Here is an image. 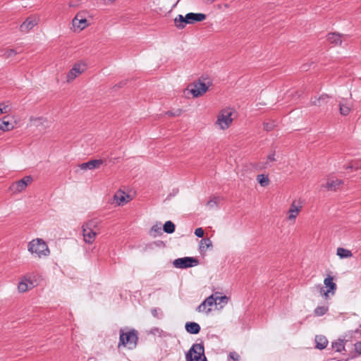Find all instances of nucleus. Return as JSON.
<instances>
[{"label": "nucleus", "instance_id": "obj_1", "mask_svg": "<svg viewBox=\"0 0 361 361\" xmlns=\"http://www.w3.org/2000/svg\"><path fill=\"white\" fill-rule=\"evenodd\" d=\"M126 329H121L119 330V341L118 343V348H120L121 346L127 347L130 350L135 349L138 343V332L135 329H131L125 331Z\"/></svg>", "mask_w": 361, "mask_h": 361}, {"label": "nucleus", "instance_id": "obj_2", "mask_svg": "<svg viewBox=\"0 0 361 361\" xmlns=\"http://www.w3.org/2000/svg\"><path fill=\"white\" fill-rule=\"evenodd\" d=\"M187 361H207L204 355V343H195L185 355Z\"/></svg>", "mask_w": 361, "mask_h": 361}, {"label": "nucleus", "instance_id": "obj_3", "mask_svg": "<svg viewBox=\"0 0 361 361\" xmlns=\"http://www.w3.org/2000/svg\"><path fill=\"white\" fill-rule=\"evenodd\" d=\"M28 250L35 253L39 257H47L49 255V249L46 243L41 238L33 240L28 244Z\"/></svg>", "mask_w": 361, "mask_h": 361}, {"label": "nucleus", "instance_id": "obj_4", "mask_svg": "<svg viewBox=\"0 0 361 361\" xmlns=\"http://www.w3.org/2000/svg\"><path fill=\"white\" fill-rule=\"evenodd\" d=\"M97 227V222L94 220H90L82 225V235L85 243L91 244L94 241L97 232L94 228Z\"/></svg>", "mask_w": 361, "mask_h": 361}, {"label": "nucleus", "instance_id": "obj_5", "mask_svg": "<svg viewBox=\"0 0 361 361\" xmlns=\"http://www.w3.org/2000/svg\"><path fill=\"white\" fill-rule=\"evenodd\" d=\"M211 82L207 85L203 82L202 78L198 80L194 81L188 86V90L190 92L194 97H199L203 95L207 90Z\"/></svg>", "mask_w": 361, "mask_h": 361}, {"label": "nucleus", "instance_id": "obj_6", "mask_svg": "<svg viewBox=\"0 0 361 361\" xmlns=\"http://www.w3.org/2000/svg\"><path fill=\"white\" fill-rule=\"evenodd\" d=\"M324 283L326 290H324V288L321 285H316V288L319 290V293L324 296L326 299L329 298V294L334 295L336 290L337 286L336 284L334 282V278L331 275H328L326 278H325L324 281Z\"/></svg>", "mask_w": 361, "mask_h": 361}, {"label": "nucleus", "instance_id": "obj_7", "mask_svg": "<svg viewBox=\"0 0 361 361\" xmlns=\"http://www.w3.org/2000/svg\"><path fill=\"white\" fill-rule=\"evenodd\" d=\"M199 264V260L192 257H185L176 259L173 262V265L178 269H187L193 267Z\"/></svg>", "mask_w": 361, "mask_h": 361}, {"label": "nucleus", "instance_id": "obj_8", "mask_svg": "<svg viewBox=\"0 0 361 361\" xmlns=\"http://www.w3.org/2000/svg\"><path fill=\"white\" fill-rule=\"evenodd\" d=\"M232 112L230 109H223L220 111L217 117L216 123L220 126L222 130L228 128L233 119L231 118Z\"/></svg>", "mask_w": 361, "mask_h": 361}, {"label": "nucleus", "instance_id": "obj_9", "mask_svg": "<svg viewBox=\"0 0 361 361\" xmlns=\"http://www.w3.org/2000/svg\"><path fill=\"white\" fill-rule=\"evenodd\" d=\"M32 181L30 176L23 177L22 179L13 183L9 188V190L14 193L20 192L24 190L27 185Z\"/></svg>", "mask_w": 361, "mask_h": 361}, {"label": "nucleus", "instance_id": "obj_10", "mask_svg": "<svg viewBox=\"0 0 361 361\" xmlns=\"http://www.w3.org/2000/svg\"><path fill=\"white\" fill-rule=\"evenodd\" d=\"M85 70V65L82 63H76L70 70L67 74V82L73 81L78 75L83 73Z\"/></svg>", "mask_w": 361, "mask_h": 361}, {"label": "nucleus", "instance_id": "obj_11", "mask_svg": "<svg viewBox=\"0 0 361 361\" xmlns=\"http://www.w3.org/2000/svg\"><path fill=\"white\" fill-rule=\"evenodd\" d=\"M37 25V20L35 17L29 16L26 20L20 25V30L22 32H27L32 30L35 26Z\"/></svg>", "mask_w": 361, "mask_h": 361}, {"label": "nucleus", "instance_id": "obj_12", "mask_svg": "<svg viewBox=\"0 0 361 361\" xmlns=\"http://www.w3.org/2000/svg\"><path fill=\"white\" fill-rule=\"evenodd\" d=\"M104 163V161L101 159H92L89 161L82 163L79 165V167L82 170H93L96 169H99L100 166Z\"/></svg>", "mask_w": 361, "mask_h": 361}, {"label": "nucleus", "instance_id": "obj_13", "mask_svg": "<svg viewBox=\"0 0 361 361\" xmlns=\"http://www.w3.org/2000/svg\"><path fill=\"white\" fill-rule=\"evenodd\" d=\"M207 16L201 13H188L186 14V20L188 24H194L197 22H201L206 19Z\"/></svg>", "mask_w": 361, "mask_h": 361}, {"label": "nucleus", "instance_id": "obj_14", "mask_svg": "<svg viewBox=\"0 0 361 361\" xmlns=\"http://www.w3.org/2000/svg\"><path fill=\"white\" fill-rule=\"evenodd\" d=\"M80 16V13H78L73 20V25L74 27H77L80 30L85 29L87 26V20L84 17H81L80 19H78V17Z\"/></svg>", "mask_w": 361, "mask_h": 361}, {"label": "nucleus", "instance_id": "obj_15", "mask_svg": "<svg viewBox=\"0 0 361 361\" xmlns=\"http://www.w3.org/2000/svg\"><path fill=\"white\" fill-rule=\"evenodd\" d=\"M34 283L31 281H29L26 277L19 283L18 288L19 292L24 293L29 289H31L34 287Z\"/></svg>", "mask_w": 361, "mask_h": 361}, {"label": "nucleus", "instance_id": "obj_16", "mask_svg": "<svg viewBox=\"0 0 361 361\" xmlns=\"http://www.w3.org/2000/svg\"><path fill=\"white\" fill-rule=\"evenodd\" d=\"M185 330L191 334H197L200 331V326L194 322H188L185 325Z\"/></svg>", "mask_w": 361, "mask_h": 361}, {"label": "nucleus", "instance_id": "obj_17", "mask_svg": "<svg viewBox=\"0 0 361 361\" xmlns=\"http://www.w3.org/2000/svg\"><path fill=\"white\" fill-rule=\"evenodd\" d=\"M329 98L330 97L328 94H322L318 98H314V99H311L310 102H311V104L313 106H322L328 103Z\"/></svg>", "mask_w": 361, "mask_h": 361}, {"label": "nucleus", "instance_id": "obj_18", "mask_svg": "<svg viewBox=\"0 0 361 361\" xmlns=\"http://www.w3.org/2000/svg\"><path fill=\"white\" fill-rule=\"evenodd\" d=\"M315 343L316 348L323 350L327 346L328 340L324 336L317 335L315 336Z\"/></svg>", "mask_w": 361, "mask_h": 361}, {"label": "nucleus", "instance_id": "obj_19", "mask_svg": "<svg viewBox=\"0 0 361 361\" xmlns=\"http://www.w3.org/2000/svg\"><path fill=\"white\" fill-rule=\"evenodd\" d=\"M301 207H302L300 205H296L295 201H293L288 210V219L294 220L296 218L297 215L298 214L299 212L300 211Z\"/></svg>", "mask_w": 361, "mask_h": 361}, {"label": "nucleus", "instance_id": "obj_20", "mask_svg": "<svg viewBox=\"0 0 361 361\" xmlns=\"http://www.w3.org/2000/svg\"><path fill=\"white\" fill-rule=\"evenodd\" d=\"M215 302L214 295H211L207 298L197 308L199 312H204L207 306H212Z\"/></svg>", "mask_w": 361, "mask_h": 361}, {"label": "nucleus", "instance_id": "obj_21", "mask_svg": "<svg viewBox=\"0 0 361 361\" xmlns=\"http://www.w3.org/2000/svg\"><path fill=\"white\" fill-rule=\"evenodd\" d=\"M8 118V116H6L0 119V130L4 132L11 130L14 128V126L7 120Z\"/></svg>", "mask_w": 361, "mask_h": 361}, {"label": "nucleus", "instance_id": "obj_22", "mask_svg": "<svg viewBox=\"0 0 361 361\" xmlns=\"http://www.w3.org/2000/svg\"><path fill=\"white\" fill-rule=\"evenodd\" d=\"M341 35L338 33H329L327 35V40L329 42L330 44H332L334 45H341L342 40L341 39Z\"/></svg>", "mask_w": 361, "mask_h": 361}, {"label": "nucleus", "instance_id": "obj_23", "mask_svg": "<svg viewBox=\"0 0 361 361\" xmlns=\"http://www.w3.org/2000/svg\"><path fill=\"white\" fill-rule=\"evenodd\" d=\"M174 23L177 28L183 29L188 23L186 20V15L185 16L182 15H178L174 19Z\"/></svg>", "mask_w": 361, "mask_h": 361}, {"label": "nucleus", "instance_id": "obj_24", "mask_svg": "<svg viewBox=\"0 0 361 361\" xmlns=\"http://www.w3.org/2000/svg\"><path fill=\"white\" fill-rule=\"evenodd\" d=\"M343 183L342 180L336 179L329 180L326 184V188L329 190H336Z\"/></svg>", "mask_w": 361, "mask_h": 361}, {"label": "nucleus", "instance_id": "obj_25", "mask_svg": "<svg viewBox=\"0 0 361 361\" xmlns=\"http://www.w3.org/2000/svg\"><path fill=\"white\" fill-rule=\"evenodd\" d=\"M212 247V242L209 238H202L200 240V251L201 253H202L205 250V248H209Z\"/></svg>", "mask_w": 361, "mask_h": 361}, {"label": "nucleus", "instance_id": "obj_26", "mask_svg": "<svg viewBox=\"0 0 361 361\" xmlns=\"http://www.w3.org/2000/svg\"><path fill=\"white\" fill-rule=\"evenodd\" d=\"M336 254L341 259L348 258L352 257L353 254L350 250L345 249L343 247H338L336 251Z\"/></svg>", "mask_w": 361, "mask_h": 361}, {"label": "nucleus", "instance_id": "obj_27", "mask_svg": "<svg viewBox=\"0 0 361 361\" xmlns=\"http://www.w3.org/2000/svg\"><path fill=\"white\" fill-rule=\"evenodd\" d=\"M114 200H116L118 205H123L125 203L128 202L126 199L125 192H117L114 196Z\"/></svg>", "mask_w": 361, "mask_h": 361}, {"label": "nucleus", "instance_id": "obj_28", "mask_svg": "<svg viewBox=\"0 0 361 361\" xmlns=\"http://www.w3.org/2000/svg\"><path fill=\"white\" fill-rule=\"evenodd\" d=\"M176 226L171 221H167L163 226V231L169 234L173 233L175 231Z\"/></svg>", "mask_w": 361, "mask_h": 361}, {"label": "nucleus", "instance_id": "obj_29", "mask_svg": "<svg viewBox=\"0 0 361 361\" xmlns=\"http://www.w3.org/2000/svg\"><path fill=\"white\" fill-rule=\"evenodd\" d=\"M331 348L335 349L336 352H341L345 349L343 340L338 339L336 341L332 342Z\"/></svg>", "mask_w": 361, "mask_h": 361}, {"label": "nucleus", "instance_id": "obj_30", "mask_svg": "<svg viewBox=\"0 0 361 361\" xmlns=\"http://www.w3.org/2000/svg\"><path fill=\"white\" fill-rule=\"evenodd\" d=\"M340 113L343 116H347L350 112L351 108L349 105L343 102H339Z\"/></svg>", "mask_w": 361, "mask_h": 361}, {"label": "nucleus", "instance_id": "obj_31", "mask_svg": "<svg viewBox=\"0 0 361 361\" xmlns=\"http://www.w3.org/2000/svg\"><path fill=\"white\" fill-rule=\"evenodd\" d=\"M257 180L261 186L265 187L267 186L269 183V180L268 176L264 174H259L257 176Z\"/></svg>", "mask_w": 361, "mask_h": 361}, {"label": "nucleus", "instance_id": "obj_32", "mask_svg": "<svg viewBox=\"0 0 361 361\" xmlns=\"http://www.w3.org/2000/svg\"><path fill=\"white\" fill-rule=\"evenodd\" d=\"M329 310L327 306H318L314 310L315 316L320 317L324 315Z\"/></svg>", "mask_w": 361, "mask_h": 361}, {"label": "nucleus", "instance_id": "obj_33", "mask_svg": "<svg viewBox=\"0 0 361 361\" xmlns=\"http://www.w3.org/2000/svg\"><path fill=\"white\" fill-rule=\"evenodd\" d=\"M219 294V293H215L214 295V299H215V302L214 304L215 305H220L221 302L223 303H227L228 302V297H226V295H224V296H219L217 295Z\"/></svg>", "mask_w": 361, "mask_h": 361}, {"label": "nucleus", "instance_id": "obj_34", "mask_svg": "<svg viewBox=\"0 0 361 361\" xmlns=\"http://www.w3.org/2000/svg\"><path fill=\"white\" fill-rule=\"evenodd\" d=\"M264 129L266 131H271L276 126V121H270L268 122H264L263 123Z\"/></svg>", "mask_w": 361, "mask_h": 361}, {"label": "nucleus", "instance_id": "obj_35", "mask_svg": "<svg viewBox=\"0 0 361 361\" xmlns=\"http://www.w3.org/2000/svg\"><path fill=\"white\" fill-rule=\"evenodd\" d=\"M218 200H219V197H214L212 200H210L209 201L207 202V205L209 208L217 207H218Z\"/></svg>", "mask_w": 361, "mask_h": 361}, {"label": "nucleus", "instance_id": "obj_36", "mask_svg": "<svg viewBox=\"0 0 361 361\" xmlns=\"http://www.w3.org/2000/svg\"><path fill=\"white\" fill-rule=\"evenodd\" d=\"M183 111L180 109H178L175 111H168L165 114L170 117L179 116L182 114Z\"/></svg>", "mask_w": 361, "mask_h": 361}, {"label": "nucleus", "instance_id": "obj_37", "mask_svg": "<svg viewBox=\"0 0 361 361\" xmlns=\"http://www.w3.org/2000/svg\"><path fill=\"white\" fill-rule=\"evenodd\" d=\"M11 111V108L8 105H6L4 103H0V115L4 113H8Z\"/></svg>", "mask_w": 361, "mask_h": 361}, {"label": "nucleus", "instance_id": "obj_38", "mask_svg": "<svg viewBox=\"0 0 361 361\" xmlns=\"http://www.w3.org/2000/svg\"><path fill=\"white\" fill-rule=\"evenodd\" d=\"M159 310L157 308H152L151 310V313L154 317L160 319L161 317V313H159Z\"/></svg>", "mask_w": 361, "mask_h": 361}, {"label": "nucleus", "instance_id": "obj_39", "mask_svg": "<svg viewBox=\"0 0 361 361\" xmlns=\"http://www.w3.org/2000/svg\"><path fill=\"white\" fill-rule=\"evenodd\" d=\"M152 231L154 232L157 235H161L162 234V230L160 226L159 225H154L152 227L151 229Z\"/></svg>", "mask_w": 361, "mask_h": 361}, {"label": "nucleus", "instance_id": "obj_40", "mask_svg": "<svg viewBox=\"0 0 361 361\" xmlns=\"http://www.w3.org/2000/svg\"><path fill=\"white\" fill-rule=\"evenodd\" d=\"M17 51L15 49H11L6 51L4 55L6 58L11 57L13 55H16Z\"/></svg>", "mask_w": 361, "mask_h": 361}, {"label": "nucleus", "instance_id": "obj_41", "mask_svg": "<svg viewBox=\"0 0 361 361\" xmlns=\"http://www.w3.org/2000/svg\"><path fill=\"white\" fill-rule=\"evenodd\" d=\"M204 232L202 228H197L195 231V234L198 238H202L204 236Z\"/></svg>", "mask_w": 361, "mask_h": 361}, {"label": "nucleus", "instance_id": "obj_42", "mask_svg": "<svg viewBox=\"0 0 361 361\" xmlns=\"http://www.w3.org/2000/svg\"><path fill=\"white\" fill-rule=\"evenodd\" d=\"M355 350L359 355H361V341L356 342L354 344Z\"/></svg>", "mask_w": 361, "mask_h": 361}, {"label": "nucleus", "instance_id": "obj_43", "mask_svg": "<svg viewBox=\"0 0 361 361\" xmlns=\"http://www.w3.org/2000/svg\"><path fill=\"white\" fill-rule=\"evenodd\" d=\"M229 357L235 361L239 360V355L235 352H231L229 353Z\"/></svg>", "mask_w": 361, "mask_h": 361}, {"label": "nucleus", "instance_id": "obj_44", "mask_svg": "<svg viewBox=\"0 0 361 361\" xmlns=\"http://www.w3.org/2000/svg\"><path fill=\"white\" fill-rule=\"evenodd\" d=\"M161 332H162V330H161L158 327H154L153 329H152L150 330V333L155 335L157 334H160Z\"/></svg>", "mask_w": 361, "mask_h": 361}, {"label": "nucleus", "instance_id": "obj_45", "mask_svg": "<svg viewBox=\"0 0 361 361\" xmlns=\"http://www.w3.org/2000/svg\"><path fill=\"white\" fill-rule=\"evenodd\" d=\"M127 84V80H123L120 82L119 83L116 84L114 88H121L123 87L124 85Z\"/></svg>", "mask_w": 361, "mask_h": 361}, {"label": "nucleus", "instance_id": "obj_46", "mask_svg": "<svg viewBox=\"0 0 361 361\" xmlns=\"http://www.w3.org/2000/svg\"><path fill=\"white\" fill-rule=\"evenodd\" d=\"M267 160L269 161H274L275 159V152H272L271 154H269L267 156Z\"/></svg>", "mask_w": 361, "mask_h": 361}, {"label": "nucleus", "instance_id": "obj_47", "mask_svg": "<svg viewBox=\"0 0 361 361\" xmlns=\"http://www.w3.org/2000/svg\"><path fill=\"white\" fill-rule=\"evenodd\" d=\"M39 119H40L39 118H35V119L31 118L30 120H31V121H37V120H39Z\"/></svg>", "mask_w": 361, "mask_h": 361}, {"label": "nucleus", "instance_id": "obj_48", "mask_svg": "<svg viewBox=\"0 0 361 361\" xmlns=\"http://www.w3.org/2000/svg\"><path fill=\"white\" fill-rule=\"evenodd\" d=\"M81 17H83V16L80 14V16L78 17V19H80Z\"/></svg>", "mask_w": 361, "mask_h": 361}]
</instances>
